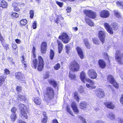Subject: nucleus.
I'll list each match as a JSON object with an SVG mask.
<instances>
[{
  "label": "nucleus",
  "mask_w": 123,
  "mask_h": 123,
  "mask_svg": "<svg viewBox=\"0 0 123 123\" xmlns=\"http://www.w3.org/2000/svg\"><path fill=\"white\" fill-rule=\"evenodd\" d=\"M60 65L59 64L57 63L54 66V69L56 70H58L60 68Z\"/></svg>",
  "instance_id": "obj_43"
},
{
  "label": "nucleus",
  "mask_w": 123,
  "mask_h": 123,
  "mask_svg": "<svg viewBox=\"0 0 123 123\" xmlns=\"http://www.w3.org/2000/svg\"><path fill=\"white\" fill-rule=\"evenodd\" d=\"M30 17L32 18H33L34 15V12L33 10H31L30 11Z\"/></svg>",
  "instance_id": "obj_47"
},
{
  "label": "nucleus",
  "mask_w": 123,
  "mask_h": 123,
  "mask_svg": "<svg viewBox=\"0 0 123 123\" xmlns=\"http://www.w3.org/2000/svg\"><path fill=\"white\" fill-rule=\"evenodd\" d=\"M69 68L71 70L74 72L78 71L79 70L80 67L78 63L74 61L71 62Z\"/></svg>",
  "instance_id": "obj_3"
},
{
  "label": "nucleus",
  "mask_w": 123,
  "mask_h": 123,
  "mask_svg": "<svg viewBox=\"0 0 123 123\" xmlns=\"http://www.w3.org/2000/svg\"><path fill=\"white\" fill-rule=\"evenodd\" d=\"M78 94L77 93L75 92L74 94V97L75 100L78 102L79 101V98L78 96Z\"/></svg>",
  "instance_id": "obj_36"
},
{
  "label": "nucleus",
  "mask_w": 123,
  "mask_h": 123,
  "mask_svg": "<svg viewBox=\"0 0 123 123\" xmlns=\"http://www.w3.org/2000/svg\"><path fill=\"white\" fill-rule=\"evenodd\" d=\"M66 10L67 13H69L71 11V8L70 6H68L66 9Z\"/></svg>",
  "instance_id": "obj_57"
},
{
  "label": "nucleus",
  "mask_w": 123,
  "mask_h": 123,
  "mask_svg": "<svg viewBox=\"0 0 123 123\" xmlns=\"http://www.w3.org/2000/svg\"><path fill=\"white\" fill-rule=\"evenodd\" d=\"M66 49V52L68 54L69 52V51L70 50V47L69 45H68L65 46Z\"/></svg>",
  "instance_id": "obj_46"
},
{
  "label": "nucleus",
  "mask_w": 123,
  "mask_h": 123,
  "mask_svg": "<svg viewBox=\"0 0 123 123\" xmlns=\"http://www.w3.org/2000/svg\"><path fill=\"white\" fill-rule=\"evenodd\" d=\"M27 20L25 19H22L20 21V25L22 26L25 25L27 24Z\"/></svg>",
  "instance_id": "obj_32"
},
{
  "label": "nucleus",
  "mask_w": 123,
  "mask_h": 123,
  "mask_svg": "<svg viewBox=\"0 0 123 123\" xmlns=\"http://www.w3.org/2000/svg\"><path fill=\"white\" fill-rule=\"evenodd\" d=\"M11 15L12 16H13L16 18L18 17V14L16 12H13L12 14Z\"/></svg>",
  "instance_id": "obj_49"
},
{
  "label": "nucleus",
  "mask_w": 123,
  "mask_h": 123,
  "mask_svg": "<svg viewBox=\"0 0 123 123\" xmlns=\"http://www.w3.org/2000/svg\"><path fill=\"white\" fill-rule=\"evenodd\" d=\"M39 63L38 64L37 69L39 71H41L43 67V61L42 57L40 56L38 57Z\"/></svg>",
  "instance_id": "obj_9"
},
{
  "label": "nucleus",
  "mask_w": 123,
  "mask_h": 123,
  "mask_svg": "<svg viewBox=\"0 0 123 123\" xmlns=\"http://www.w3.org/2000/svg\"><path fill=\"white\" fill-rule=\"evenodd\" d=\"M18 97L19 98L20 100L21 101L25 100L26 99L25 97L24 96L19 95H18Z\"/></svg>",
  "instance_id": "obj_39"
},
{
  "label": "nucleus",
  "mask_w": 123,
  "mask_h": 123,
  "mask_svg": "<svg viewBox=\"0 0 123 123\" xmlns=\"http://www.w3.org/2000/svg\"><path fill=\"white\" fill-rule=\"evenodd\" d=\"M104 55L105 56V58L108 60V61H109V58L108 56L107 53H105Z\"/></svg>",
  "instance_id": "obj_61"
},
{
  "label": "nucleus",
  "mask_w": 123,
  "mask_h": 123,
  "mask_svg": "<svg viewBox=\"0 0 123 123\" xmlns=\"http://www.w3.org/2000/svg\"><path fill=\"white\" fill-rule=\"evenodd\" d=\"M106 32L104 30L99 31L98 33V37L100 40L103 43L105 40Z\"/></svg>",
  "instance_id": "obj_6"
},
{
  "label": "nucleus",
  "mask_w": 123,
  "mask_h": 123,
  "mask_svg": "<svg viewBox=\"0 0 123 123\" xmlns=\"http://www.w3.org/2000/svg\"><path fill=\"white\" fill-rule=\"evenodd\" d=\"M104 25L105 28L107 31L110 34H112L113 32L112 31V28L110 27V25L107 23H104Z\"/></svg>",
  "instance_id": "obj_16"
},
{
  "label": "nucleus",
  "mask_w": 123,
  "mask_h": 123,
  "mask_svg": "<svg viewBox=\"0 0 123 123\" xmlns=\"http://www.w3.org/2000/svg\"><path fill=\"white\" fill-rule=\"evenodd\" d=\"M15 41L18 44H19L20 43V40L18 39H16L15 40Z\"/></svg>",
  "instance_id": "obj_62"
},
{
  "label": "nucleus",
  "mask_w": 123,
  "mask_h": 123,
  "mask_svg": "<svg viewBox=\"0 0 123 123\" xmlns=\"http://www.w3.org/2000/svg\"><path fill=\"white\" fill-rule=\"evenodd\" d=\"M54 55V51L51 49L50 50V57L51 60H52L53 59Z\"/></svg>",
  "instance_id": "obj_35"
},
{
  "label": "nucleus",
  "mask_w": 123,
  "mask_h": 123,
  "mask_svg": "<svg viewBox=\"0 0 123 123\" xmlns=\"http://www.w3.org/2000/svg\"><path fill=\"white\" fill-rule=\"evenodd\" d=\"M80 77L81 81L84 83H85L86 76L85 73L84 72L82 71L80 73Z\"/></svg>",
  "instance_id": "obj_22"
},
{
  "label": "nucleus",
  "mask_w": 123,
  "mask_h": 123,
  "mask_svg": "<svg viewBox=\"0 0 123 123\" xmlns=\"http://www.w3.org/2000/svg\"><path fill=\"white\" fill-rule=\"evenodd\" d=\"M86 80L89 83V84H86V86L87 88L89 89H94L95 87V86L94 85V83L91 80L89 79H86Z\"/></svg>",
  "instance_id": "obj_11"
},
{
  "label": "nucleus",
  "mask_w": 123,
  "mask_h": 123,
  "mask_svg": "<svg viewBox=\"0 0 123 123\" xmlns=\"http://www.w3.org/2000/svg\"><path fill=\"white\" fill-rule=\"evenodd\" d=\"M21 57L22 58V62L23 64V66L25 68H26L27 66L26 64V62L24 61L25 58L24 57V56H22Z\"/></svg>",
  "instance_id": "obj_38"
},
{
  "label": "nucleus",
  "mask_w": 123,
  "mask_h": 123,
  "mask_svg": "<svg viewBox=\"0 0 123 123\" xmlns=\"http://www.w3.org/2000/svg\"><path fill=\"white\" fill-rule=\"evenodd\" d=\"M7 2L4 0H1L0 6L3 8L7 7Z\"/></svg>",
  "instance_id": "obj_25"
},
{
  "label": "nucleus",
  "mask_w": 123,
  "mask_h": 123,
  "mask_svg": "<svg viewBox=\"0 0 123 123\" xmlns=\"http://www.w3.org/2000/svg\"><path fill=\"white\" fill-rule=\"evenodd\" d=\"M18 106L20 109L21 110V117L27 119L28 117L27 115V114L28 113V108L23 104H20Z\"/></svg>",
  "instance_id": "obj_2"
},
{
  "label": "nucleus",
  "mask_w": 123,
  "mask_h": 123,
  "mask_svg": "<svg viewBox=\"0 0 123 123\" xmlns=\"http://www.w3.org/2000/svg\"><path fill=\"white\" fill-rule=\"evenodd\" d=\"M71 106L74 111L76 114H77L78 112L79 111L75 103L73 102Z\"/></svg>",
  "instance_id": "obj_20"
},
{
  "label": "nucleus",
  "mask_w": 123,
  "mask_h": 123,
  "mask_svg": "<svg viewBox=\"0 0 123 123\" xmlns=\"http://www.w3.org/2000/svg\"><path fill=\"white\" fill-rule=\"evenodd\" d=\"M49 83L52 85L55 88L57 86L56 82L54 80H50L49 81Z\"/></svg>",
  "instance_id": "obj_30"
},
{
  "label": "nucleus",
  "mask_w": 123,
  "mask_h": 123,
  "mask_svg": "<svg viewBox=\"0 0 123 123\" xmlns=\"http://www.w3.org/2000/svg\"><path fill=\"white\" fill-rule=\"evenodd\" d=\"M14 10L15 11L18 12L20 11V9L18 7L16 6L14 8Z\"/></svg>",
  "instance_id": "obj_60"
},
{
  "label": "nucleus",
  "mask_w": 123,
  "mask_h": 123,
  "mask_svg": "<svg viewBox=\"0 0 123 123\" xmlns=\"http://www.w3.org/2000/svg\"><path fill=\"white\" fill-rule=\"evenodd\" d=\"M12 47L13 49L15 50L16 52H17L18 51L17 49V45L15 43L13 44L12 45Z\"/></svg>",
  "instance_id": "obj_50"
},
{
  "label": "nucleus",
  "mask_w": 123,
  "mask_h": 123,
  "mask_svg": "<svg viewBox=\"0 0 123 123\" xmlns=\"http://www.w3.org/2000/svg\"><path fill=\"white\" fill-rule=\"evenodd\" d=\"M17 117L15 114H12L10 116L11 118L12 121H14Z\"/></svg>",
  "instance_id": "obj_33"
},
{
  "label": "nucleus",
  "mask_w": 123,
  "mask_h": 123,
  "mask_svg": "<svg viewBox=\"0 0 123 123\" xmlns=\"http://www.w3.org/2000/svg\"><path fill=\"white\" fill-rule=\"evenodd\" d=\"M52 123H59L57 120L56 119H54L52 120Z\"/></svg>",
  "instance_id": "obj_63"
},
{
  "label": "nucleus",
  "mask_w": 123,
  "mask_h": 123,
  "mask_svg": "<svg viewBox=\"0 0 123 123\" xmlns=\"http://www.w3.org/2000/svg\"><path fill=\"white\" fill-rule=\"evenodd\" d=\"M6 78V76L4 75L0 76V86L3 85Z\"/></svg>",
  "instance_id": "obj_28"
},
{
  "label": "nucleus",
  "mask_w": 123,
  "mask_h": 123,
  "mask_svg": "<svg viewBox=\"0 0 123 123\" xmlns=\"http://www.w3.org/2000/svg\"><path fill=\"white\" fill-rule=\"evenodd\" d=\"M119 122V123H123V119L121 118H120Z\"/></svg>",
  "instance_id": "obj_64"
},
{
  "label": "nucleus",
  "mask_w": 123,
  "mask_h": 123,
  "mask_svg": "<svg viewBox=\"0 0 123 123\" xmlns=\"http://www.w3.org/2000/svg\"><path fill=\"white\" fill-rule=\"evenodd\" d=\"M87 105V104L86 102L85 101H82L80 103V106L81 109H84L86 107Z\"/></svg>",
  "instance_id": "obj_24"
},
{
  "label": "nucleus",
  "mask_w": 123,
  "mask_h": 123,
  "mask_svg": "<svg viewBox=\"0 0 123 123\" xmlns=\"http://www.w3.org/2000/svg\"><path fill=\"white\" fill-rule=\"evenodd\" d=\"M57 43L58 45L59 53H60L62 51L63 45L62 42L58 40H57Z\"/></svg>",
  "instance_id": "obj_19"
},
{
  "label": "nucleus",
  "mask_w": 123,
  "mask_h": 123,
  "mask_svg": "<svg viewBox=\"0 0 123 123\" xmlns=\"http://www.w3.org/2000/svg\"><path fill=\"white\" fill-rule=\"evenodd\" d=\"M104 105L107 108L110 109H113L115 107V105L111 102L104 103Z\"/></svg>",
  "instance_id": "obj_14"
},
{
  "label": "nucleus",
  "mask_w": 123,
  "mask_h": 123,
  "mask_svg": "<svg viewBox=\"0 0 123 123\" xmlns=\"http://www.w3.org/2000/svg\"><path fill=\"white\" fill-rule=\"evenodd\" d=\"M44 99L46 101H48L54 98V92L51 87L47 88L46 91L44 92Z\"/></svg>",
  "instance_id": "obj_1"
},
{
  "label": "nucleus",
  "mask_w": 123,
  "mask_h": 123,
  "mask_svg": "<svg viewBox=\"0 0 123 123\" xmlns=\"http://www.w3.org/2000/svg\"><path fill=\"white\" fill-rule=\"evenodd\" d=\"M76 50L78 54L81 59L83 58L84 56L83 53L81 49L79 47L77 46L76 48Z\"/></svg>",
  "instance_id": "obj_17"
},
{
  "label": "nucleus",
  "mask_w": 123,
  "mask_h": 123,
  "mask_svg": "<svg viewBox=\"0 0 123 123\" xmlns=\"http://www.w3.org/2000/svg\"><path fill=\"white\" fill-rule=\"evenodd\" d=\"M100 16L101 17L106 18L109 16V13L108 11L106 10H104L100 12Z\"/></svg>",
  "instance_id": "obj_12"
},
{
  "label": "nucleus",
  "mask_w": 123,
  "mask_h": 123,
  "mask_svg": "<svg viewBox=\"0 0 123 123\" xmlns=\"http://www.w3.org/2000/svg\"><path fill=\"white\" fill-rule=\"evenodd\" d=\"M85 21L86 23L90 26H93L94 25V23L89 18L86 17L85 18Z\"/></svg>",
  "instance_id": "obj_21"
},
{
  "label": "nucleus",
  "mask_w": 123,
  "mask_h": 123,
  "mask_svg": "<svg viewBox=\"0 0 123 123\" xmlns=\"http://www.w3.org/2000/svg\"><path fill=\"white\" fill-rule=\"evenodd\" d=\"M56 3L60 7H62L63 5V3L62 2L57 1L56 2Z\"/></svg>",
  "instance_id": "obj_53"
},
{
  "label": "nucleus",
  "mask_w": 123,
  "mask_h": 123,
  "mask_svg": "<svg viewBox=\"0 0 123 123\" xmlns=\"http://www.w3.org/2000/svg\"><path fill=\"white\" fill-rule=\"evenodd\" d=\"M35 48L34 47H33V49L32 50V56H33L34 58H35L36 57V55H35Z\"/></svg>",
  "instance_id": "obj_45"
},
{
  "label": "nucleus",
  "mask_w": 123,
  "mask_h": 123,
  "mask_svg": "<svg viewBox=\"0 0 123 123\" xmlns=\"http://www.w3.org/2000/svg\"><path fill=\"white\" fill-rule=\"evenodd\" d=\"M108 81L111 83L113 84V86L116 88L117 89L119 87L118 84L116 82L114 77L112 75L108 76L107 78Z\"/></svg>",
  "instance_id": "obj_5"
},
{
  "label": "nucleus",
  "mask_w": 123,
  "mask_h": 123,
  "mask_svg": "<svg viewBox=\"0 0 123 123\" xmlns=\"http://www.w3.org/2000/svg\"><path fill=\"white\" fill-rule=\"evenodd\" d=\"M35 103L37 105H39L42 102L41 99L38 97L35 98L34 100Z\"/></svg>",
  "instance_id": "obj_29"
},
{
  "label": "nucleus",
  "mask_w": 123,
  "mask_h": 123,
  "mask_svg": "<svg viewBox=\"0 0 123 123\" xmlns=\"http://www.w3.org/2000/svg\"><path fill=\"white\" fill-rule=\"evenodd\" d=\"M93 43L95 44H98V40L96 38H93Z\"/></svg>",
  "instance_id": "obj_51"
},
{
  "label": "nucleus",
  "mask_w": 123,
  "mask_h": 123,
  "mask_svg": "<svg viewBox=\"0 0 123 123\" xmlns=\"http://www.w3.org/2000/svg\"><path fill=\"white\" fill-rule=\"evenodd\" d=\"M37 23L36 21H34V23H33L32 25V27L33 29H35L37 28Z\"/></svg>",
  "instance_id": "obj_54"
},
{
  "label": "nucleus",
  "mask_w": 123,
  "mask_h": 123,
  "mask_svg": "<svg viewBox=\"0 0 123 123\" xmlns=\"http://www.w3.org/2000/svg\"><path fill=\"white\" fill-rule=\"evenodd\" d=\"M78 118L82 121V122L83 123H86V119L82 117L80 115H78Z\"/></svg>",
  "instance_id": "obj_40"
},
{
  "label": "nucleus",
  "mask_w": 123,
  "mask_h": 123,
  "mask_svg": "<svg viewBox=\"0 0 123 123\" xmlns=\"http://www.w3.org/2000/svg\"><path fill=\"white\" fill-rule=\"evenodd\" d=\"M84 12L86 15L90 18H94L96 17V13L92 11L84 10Z\"/></svg>",
  "instance_id": "obj_7"
},
{
  "label": "nucleus",
  "mask_w": 123,
  "mask_h": 123,
  "mask_svg": "<svg viewBox=\"0 0 123 123\" xmlns=\"http://www.w3.org/2000/svg\"><path fill=\"white\" fill-rule=\"evenodd\" d=\"M38 63V60L37 59H35L33 60L31 65L32 67H33L35 69L36 68Z\"/></svg>",
  "instance_id": "obj_26"
},
{
  "label": "nucleus",
  "mask_w": 123,
  "mask_h": 123,
  "mask_svg": "<svg viewBox=\"0 0 123 123\" xmlns=\"http://www.w3.org/2000/svg\"><path fill=\"white\" fill-rule=\"evenodd\" d=\"M69 77L71 80H74L75 78V75L74 74H72L71 72H70L69 74Z\"/></svg>",
  "instance_id": "obj_31"
},
{
  "label": "nucleus",
  "mask_w": 123,
  "mask_h": 123,
  "mask_svg": "<svg viewBox=\"0 0 123 123\" xmlns=\"http://www.w3.org/2000/svg\"><path fill=\"white\" fill-rule=\"evenodd\" d=\"M83 41L86 48L88 49H90V44L88 42V39L85 38L84 39Z\"/></svg>",
  "instance_id": "obj_27"
},
{
  "label": "nucleus",
  "mask_w": 123,
  "mask_h": 123,
  "mask_svg": "<svg viewBox=\"0 0 123 123\" xmlns=\"http://www.w3.org/2000/svg\"><path fill=\"white\" fill-rule=\"evenodd\" d=\"M114 14L118 18L121 17V16L120 13L117 10L114 11Z\"/></svg>",
  "instance_id": "obj_34"
},
{
  "label": "nucleus",
  "mask_w": 123,
  "mask_h": 123,
  "mask_svg": "<svg viewBox=\"0 0 123 123\" xmlns=\"http://www.w3.org/2000/svg\"><path fill=\"white\" fill-rule=\"evenodd\" d=\"M120 103L123 105V94L122 95L120 99Z\"/></svg>",
  "instance_id": "obj_59"
},
{
  "label": "nucleus",
  "mask_w": 123,
  "mask_h": 123,
  "mask_svg": "<svg viewBox=\"0 0 123 123\" xmlns=\"http://www.w3.org/2000/svg\"><path fill=\"white\" fill-rule=\"evenodd\" d=\"M19 5H20V4L19 3H16L15 2H13L12 4V6L13 7H15L17 6H19Z\"/></svg>",
  "instance_id": "obj_44"
},
{
  "label": "nucleus",
  "mask_w": 123,
  "mask_h": 123,
  "mask_svg": "<svg viewBox=\"0 0 123 123\" xmlns=\"http://www.w3.org/2000/svg\"><path fill=\"white\" fill-rule=\"evenodd\" d=\"M116 4L118 6L120 7L121 8H123V2L117 1Z\"/></svg>",
  "instance_id": "obj_37"
},
{
  "label": "nucleus",
  "mask_w": 123,
  "mask_h": 123,
  "mask_svg": "<svg viewBox=\"0 0 123 123\" xmlns=\"http://www.w3.org/2000/svg\"><path fill=\"white\" fill-rule=\"evenodd\" d=\"M15 76L16 78L21 81L24 80V75L20 72H17L15 74Z\"/></svg>",
  "instance_id": "obj_13"
},
{
  "label": "nucleus",
  "mask_w": 123,
  "mask_h": 123,
  "mask_svg": "<svg viewBox=\"0 0 123 123\" xmlns=\"http://www.w3.org/2000/svg\"><path fill=\"white\" fill-rule=\"evenodd\" d=\"M16 90L18 92H20L21 91V87L20 86L17 87Z\"/></svg>",
  "instance_id": "obj_55"
},
{
  "label": "nucleus",
  "mask_w": 123,
  "mask_h": 123,
  "mask_svg": "<svg viewBox=\"0 0 123 123\" xmlns=\"http://www.w3.org/2000/svg\"><path fill=\"white\" fill-rule=\"evenodd\" d=\"M16 110V108L15 107H13L11 110V111L13 113L12 114H15Z\"/></svg>",
  "instance_id": "obj_56"
},
{
  "label": "nucleus",
  "mask_w": 123,
  "mask_h": 123,
  "mask_svg": "<svg viewBox=\"0 0 123 123\" xmlns=\"http://www.w3.org/2000/svg\"><path fill=\"white\" fill-rule=\"evenodd\" d=\"M47 117L46 116L44 117L42 120V123H46L47 122Z\"/></svg>",
  "instance_id": "obj_52"
},
{
  "label": "nucleus",
  "mask_w": 123,
  "mask_h": 123,
  "mask_svg": "<svg viewBox=\"0 0 123 123\" xmlns=\"http://www.w3.org/2000/svg\"><path fill=\"white\" fill-rule=\"evenodd\" d=\"M59 38L62 40V41L65 43H68L71 40L70 38L66 33H63L61 36L59 37Z\"/></svg>",
  "instance_id": "obj_4"
},
{
  "label": "nucleus",
  "mask_w": 123,
  "mask_h": 123,
  "mask_svg": "<svg viewBox=\"0 0 123 123\" xmlns=\"http://www.w3.org/2000/svg\"><path fill=\"white\" fill-rule=\"evenodd\" d=\"M98 63L100 67L101 68H104L106 66V63L105 62L102 60H99Z\"/></svg>",
  "instance_id": "obj_18"
},
{
  "label": "nucleus",
  "mask_w": 123,
  "mask_h": 123,
  "mask_svg": "<svg viewBox=\"0 0 123 123\" xmlns=\"http://www.w3.org/2000/svg\"><path fill=\"white\" fill-rule=\"evenodd\" d=\"M95 93L97 97L99 98H103L105 96V93L103 90L101 89H97L95 91Z\"/></svg>",
  "instance_id": "obj_10"
},
{
  "label": "nucleus",
  "mask_w": 123,
  "mask_h": 123,
  "mask_svg": "<svg viewBox=\"0 0 123 123\" xmlns=\"http://www.w3.org/2000/svg\"><path fill=\"white\" fill-rule=\"evenodd\" d=\"M47 43L45 42H43L41 46V52L44 53L46 52L47 49Z\"/></svg>",
  "instance_id": "obj_15"
},
{
  "label": "nucleus",
  "mask_w": 123,
  "mask_h": 123,
  "mask_svg": "<svg viewBox=\"0 0 123 123\" xmlns=\"http://www.w3.org/2000/svg\"><path fill=\"white\" fill-rule=\"evenodd\" d=\"M88 75L90 78L94 79L96 78L97 74L94 70L90 69L88 71Z\"/></svg>",
  "instance_id": "obj_8"
},
{
  "label": "nucleus",
  "mask_w": 123,
  "mask_h": 123,
  "mask_svg": "<svg viewBox=\"0 0 123 123\" xmlns=\"http://www.w3.org/2000/svg\"><path fill=\"white\" fill-rule=\"evenodd\" d=\"M78 91L80 93H83L84 92V90L82 86H80L78 88Z\"/></svg>",
  "instance_id": "obj_42"
},
{
  "label": "nucleus",
  "mask_w": 123,
  "mask_h": 123,
  "mask_svg": "<svg viewBox=\"0 0 123 123\" xmlns=\"http://www.w3.org/2000/svg\"><path fill=\"white\" fill-rule=\"evenodd\" d=\"M10 62L11 63V64H14V62L13 61L12 58V57H10L9 58V60Z\"/></svg>",
  "instance_id": "obj_58"
},
{
  "label": "nucleus",
  "mask_w": 123,
  "mask_h": 123,
  "mask_svg": "<svg viewBox=\"0 0 123 123\" xmlns=\"http://www.w3.org/2000/svg\"><path fill=\"white\" fill-rule=\"evenodd\" d=\"M113 26V28L115 30H116L118 28V26L117 25V24L116 23H114L112 24Z\"/></svg>",
  "instance_id": "obj_41"
},
{
  "label": "nucleus",
  "mask_w": 123,
  "mask_h": 123,
  "mask_svg": "<svg viewBox=\"0 0 123 123\" xmlns=\"http://www.w3.org/2000/svg\"><path fill=\"white\" fill-rule=\"evenodd\" d=\"M66 108L67 111L69 113L70 115L72 116H73V113L72 112V111L70 110V108L68 107V106H67L66 107Z\"/></svg>",
  "instance_id": "obj_48"
},
{
  "label": "nucleus",
  "mask_w": 123,
  "mask_h": 123,
  "mask_svg": "<svg viewBox=\"0 0 123 123\" xmlns=\"http://www.w3.org/2000/svg\"><path fill=\"white\" fill-rule=\"evenodd\" d=\"M107 117L109 119L112 120H114L115 119V116L113 113L110 112L106 115Z\"/></svg>",
  "instance_id": "obj_23"
}]
</instances>
